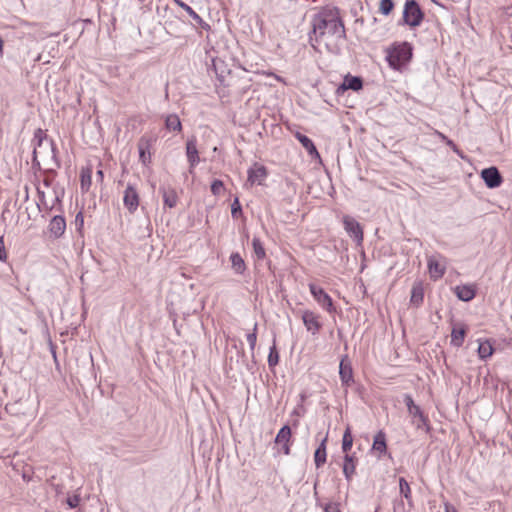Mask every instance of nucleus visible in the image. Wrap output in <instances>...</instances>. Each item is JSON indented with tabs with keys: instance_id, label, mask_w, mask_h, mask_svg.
<instances>
[{
	"instance_id": "nucleus-1",
	"label": "nucleus",
	"mask_w": 512,
	"mask_h": 512,
	"mask_svg": "<svg viewBox=\"0 0 512 512\" xmlns=\"http://www.w3.org/2000/svg\"><path fill=\"white\" fill-rule=\"evenodd\" d=\"M312 31L309 33V42L317 50L323 44L326 50L334 55L341 52L346 40L344 23L336 7L323 9L312 18Z\"/></svg>"
},
{
	"instance_id": "nucleus-2",
	"label": "nucleus",
	"mask_w": 512,
	"mask_h": 512,
	"mask_svg": "<svg viewBox=\"0 0 512 512\" xmlns=\"http://www.w3.org/2000/svg\"><path fill=\"white\" fill-rule=\"evenodd\" d=\"M413 55V48L408 42L394 43L386 49V60L389 66L400 71L407 65Z\"/></svg>"
},
{
	"instance_id": "nucleus-3",
	"label": "nucleus",
	"mask_w": 512,
	"mask_h": 512,
	"mask_svg": "<svg viewBox=\"0 0 512 512\" xmlns=\"http://www.w3.org/2000/svg\"><path fill=\"white\" fill-rule=\"evenodd\" d=\"M402 19L404 24L413 28L421 25L424 12L416 0H406Z\"/></svg>"
},
{
	"instance_id": "nucleus-4",
	"label": "nucleus",
	"mask_w": 512,
	"mask_h": 512,
	"mask_svg": "<svg viewBox=\"0 0 512 512\" xmlns=\"http://www.w3.org/2000/svg\"><path fill=\"white\" fill-rule=\"evenodd\" d=\"M404 403L407 406L409 414L413 418L418 419V422L416 424L417 429L425 428L426 431L428 432L430 430L429 420L427 416L424 415L420 407L414 403V400L410 394L404 395Z\"/></svg>"
},
{
	"instance_id": "nucleus-5",
	"label": "nucleus",
	"mask_w": 512,
	"mask_h": 512,
	"mask_svg": "<svg viewBox=\"0 0 512 512\" xmlns=\"http://www.w3.org/2000/svg\"><path fill=\"white\" fill-rule=\"evenodd\" d=\"M310 293L312 294L315 301L328 313L335 312V306L333 304L332 298L324 291L323 288L317 286L314 283H310L309 285Z\"/></svg>"
},
{
	"instance_id": "nucleus-6",
	"label": "nucleus",
	"mask_w": 512,
	"mask_h": 512,
	"mask_svg": "<svg viewBox=\"0 0 512 512\" xmlns=\"http://www.w3.org/2000/svg\"><path fill=\"white\" fill-rule=\"evenodd\" d=\"M301 319L308 332L312 335H316L322 329V323L320 321V315L316 314L311 310L301 311Z\"/></svg>"
},
{
	"instance_id": "nucleus-7",
	"label": "nucleus",
	"mask_w": 512,
	"mask_h": 512,
	"mask_svg": "<svg viewBox=\"0 0 512 512\" xmlns=\"http://www.w3.org/2000/svg\"><path fill=\"white\" fill-rule=\"evenodd\" d=\"M481 178L490 189L499 187L503 182V177L497 167H488L481 171Z\"/></svg>"
},
{
	"instance_id": "nucleus-8",
	"label": "nucleus",
	"mask_w": 512,
	"mask_h": 512,
	"mask_svg": "<svg viewBox=\"0 0 512 512\" xmlns=\"http://www.w3.org/2000/svg\"><path fill=\"white\" fill-rule=\"evenodd\" d=\"M186 156L189 163V173L194 172V168L199 164L200 157L197 149V139L191 136L186 142Z\"/></svg>"
},
{
	"instance_id": "nucleus-9",
	"label": "nucleus",
	"mask_w": 512,
	"mask_h": 512,
	"mask_svg": "<svg viewBox=\"0 0 512 512\" xmlns=\"http://www.w3.org/2000/svg\"><path fill=\"white\" fill-rule=\"evenodd\" d=\"M343 224L350 237L354 238L358 243L363 241V229L358 221L351 216L345 215L343 217Z\"/></svg>"
},
{
	"instance_id": "nucleus-10",
	"label": "nucleus",
	"mask_w": 512,
	"mask_h": 512,
	"mask_svg": "<svg viewBox=\"0 0 512 512\" xmlns=\"http://www.w3.org/2000/svg\"><path fill=\"white\" fill-rule=\"evenodd\" d=\"M123 203L130 213H134L139 206L138 192L131 184H128L124 191Z\"/></svg>"
},
{
	"instance_id": "nucleus-11",
	"label": "nucleus",
	"mask_w": 512,
	"mask_h": 512,
	"mask_svg": "<svg viewBox=\"0 0 512 512\" xmlns=\"http://www.w3.org/2000/svg\"><path fill=\"white\" fill-rule=\"evenodd\" d=\"M152 143L153 139L147 136H142L138 141L137 147L139 151V159L144 165H147L151 162L150 148Z\"/></svg>"
},
{
	"instance_id": "nucleus-12",
	"label": "nucleus",
	"mask_w": 512,
	"mask_h": 512,
	"mask_svg": "<svg viewBox=\"0 0 512 512\" xmlns=\"http://www.w3.org/2000/svg\"><path fill=\"white\" fill-rule=\"evenodd\" d=\"M339 375L343 386L350 387L354 383L352 366L345 359L340 362Z\"/></svg>"
},
{
	"instance_id": "nucleus-13",
	"label": "nucleus",
	"mask_w": 512,
	"mask_h": 512,
	"mask_svg": "<svg viewBox=\"0 0 512 512\" xmlns=\"http://www.w3.org/2000/svg\"><path fill=\"white\" fill-rule=\"evenodd\" d=\"M266 176L267 170L263 165L255 164L248 170V182H250L252 185L255 183L261 185Z\"/></svg>"
},
{
	"instance_id": "nucleus-14",
	"label": "nucleus",
	"mask_w": 512,
	"mask_h": 512,
	"mask_svg": "<svg viewBox=\"0 0 512 512\" xmlns=\"http://www.w3.org/2000/svg\"><path fill=\"white\" fill-rule=\"evenodd\" d=\"M454 292L456 296L464 302L471 301L476 295L475 285L465 284L455 287Z\"/></svg>"
},
{
	"instance_id": "nucleus-15",
	"label": "nucleus",
	"mask_w": 512,
	"mask_h": 512,
	"mask_svg": "<svg viewBox=\"0 0 512 512\" xmlns=\"http://www.w3.org/2000/svg\"><path fill=\"white\" fill-rule=\"evenodd\" d=\"M49 231L54 237L59 238L62 236L66 229L65 218L61 215L54 216L49 223Z\"/></svg>"
},
{
	"instance_id": "nucleus-16",
	"label": "nucleus",
	"mask_w": 512,
	"mask_h": 512,
	"mask_svg": "<svg viewBox=\"0 0 512 512\" xmlns=\"http://www.w3.org/2000/svg\"><path fill=\"white\" fill-rule=\"evenodd\" d=\"M372 450L378 453V458H381L387 453L386 434L379 430L373 439Z\"/></svg>"
},
{
	"instance_id": "nucleus-17",
	"label": "nucleus",
	"mask_w": 512,
	"mask_h": 512,
	"mask_svg": "<svg viewBox=\"0 0 512 512\" xmlns=\"http://www.w3.org/2000/svg\"><path fill=\"white\" fill-rule=\"evenodd\" d=\"M427 265L431 279L438 280L445 274V266L441 265L435 257H429Z\"/></svg>"
},
{
	"instance_id": "nucleus-18",
	"label": "nucleus",
	"mask_w": 512,
	"mask_h": 512,
	"mask_svg": "<svg viewBox=\"0 0 512 512\" xmlns=\"http://www.w3.org/2000/svg\"><path fill=\"white\" fill-rule=\"evenodd\" d=\"M363 87V80L361 77L358 76H346L343 80V83L339 86L337 89V92L340 90L346 91L348 89H351L353 91H358L362 89Z\"/></svg>"
},
{
	"instance_id": "nucleus-19",
	"label": "nucleus",
	"mask_w": 512,
	"mask_h": 512,
	"mask_svg": "<svg viewBox=\"0 0 512 512\" xmlns=\"http://www.w3.org/2000/svg\"><path fill=\"white\" fill-rule=\"evenodd\" d=\"M424 300V287L422 281H415L411 289L410 303L419 307Z\"/></svg>"
},
{
	"instance_id": "nucleus-20",
	"label": "nucleus",
	"mask_w": 512,
	"mask_h": 512,
	"mask_svg": "<svg viewBox=\"0 0 512 512\" xmlns=\"http://www.w3.org/2000/svg\"><path fill=\"white\" fill-rule=\"evenodd\" d=\"M175 4H177L180 8L185 10L189 16L204 30H209L210 25L206 23L189 5L184 3L182 0H175Z\"/></svg>"
},
{
	"instance_id": "nucleus-21",
	"label": "nucleus",
	"mask_w": 512,
	"mask_h": 512,
	"mask_svg": "<svg viewBox=\"0 0 512 512\" xmlns=\"http://www.w3.org/2000/svg\"><path fill=\"white\" fill-rule=\"evenodd\" d=\"M164 205L169 208H174L177 205L178 195L173 188L161 187Z\"/></svg>"
},
{
	"instance_id": "nucleus-22",
	"label": "nucleus",
	"mask_w": 512,
	"mask_h": 512,
	"mask_svg": "<svg viewBox=\"0 0 512 512\" xmlns=\"http://www.w3.org/2000/svg\"><path fill=\"white\" fill-rule=\"evenodd\" d=\"M327 438L328 436L326 435L320 445L317 447V449L315 450V453H314V462H315V466L317 468H320L322 465L325 464L326 462V458H327V453H326V443H327Z\"/></svg>"
},
{
	"instance_id": "nucleus-23",
	"label": "nucleus",
	"mask_w": 512,
	"mask_h": 512,
	"mask_svg": "<svg viewBox=\"0 0 512 512\" xmlns=\"http://www.w3.org/2000/svg\"><path fill=\"white\" fill-rule=\"evenodd\" d=\"M356 459L353 455L345 454L343 463V474L347 481H351L356 469Z\"/></svg>"
},
{
	"instance_id": "nucleus-24",
	"label": "nucleus",
	"mask_w": 512,
	"mask_h": 512,
	"mask_svg": "<svg viewBox=\"0 0 512 512\" xmlns=\"http://www.w3.org/2000/svg\"><path fill=\"white\" fill-rule=\"evenodd\" d=\"M466 328L464 325L454 327L451 332V344L455 347H460L465 339Z\"/></svg>"
},
{
	"instance_id": "nucleus-25",
	"label": "nucleus",
	"mask_w": 512,
	"mask_h": 512,
	"mask_svg": "<svg viewBox=\"0 0 512 512\" xmlns=\"http://www.w3.org/2000/svg\"><path fill=\"white\" fill-rule=\"evenodd\" d=\"M46 133L38 128L37 130H35L34 132V137H33V142H34V151H33V164L34 165H37L39 166V162L37 161V147H40L44 141V139H46Z\"/></svg>"
},
{
	"instance_id": "nucleus-26",
	"label": "nucleus",
	"mask_w": 512,
	"mask_h": 512,
	"mask_svg": "<svg viewBox=\"0 0 512 512\" xmlns=\"http://www.w3.org/2000/svg\"><path fill=\"white\" fill-rule=\"evenodd\" d=\"M165 127L167 130L172 132H181L182 124L176 114H169L165 118Z\"/></svg>"
},
{
	"instance_id": "nucleus-27",
	"label": "nucleus",
	"mask_w": 512,
	"mask_h": 512,
	"mask_svg": "<svg viewBox=\"0 0 512 512\" xmlns=\"http://www.w3.org/2000/svg\"><path fill=\"white\" fill-rule=\"evenodd\" d=\"M92 184V169L87 167L81 170L80 187L82 192H87Z\"/></svg>"
},
{
	"instance_id": "nucleus-28",
	"label": "nucleus",
	"mask_w": 512,
	"mask_h": 512,
	"mask_svg": "<svg viewBox=\"0 0 512 512\" xmlns=\"http://www.w3.org/2000/svg\"><path fill=\"white\" fill-rule=\"evenodd\" d=\"M232 269L236 274H243L246 270V265L239 253H232L230 256Z\"/></svg>"
},
{
	"instance_id": "nucleus-29",
	"label": "nucleus",
	"mask_w": 512,
	"mask_h": 512,
	"mask_svg": "<svg viewBox=\"0 0 512 512\" xmlns=\"http://www.w3.org/2000/svg\"><path fill=\"white\" fill-rule=\"evenodd\" d=\"M296 138L298 139V141L302 144V146L307 150V152L310 154V155H319L313 141L307 137L306 135H303L301 133H297L296 134Z\"/></svg>"
},
{
	"instance_id": "nucleus-30",
	"label": "nucleus",
	"mask_w": 512,
	"mask_h": 512,
	"mask_svg": "<svg viewBox=\"0 0 512 512\" xmlns=\"http://www.w3.org/2000/svg\"><path fill=\"white\" fill-rule=\"evenodd\" d=\"M493 351H494V348H493L492 344L490 343V341L485 340V341L479 342L477 352H478L480 359L485 360V359L489 358L493 354Z\"/></svg>"
},
{
	"instance_id": "nucleus-31",
	"label": "nucleus",
	"mask_w": 512,
	"mask_h": 512,
	"mask_svg": "<svg viewBox=\"0 0 512 512\" xmlns=\"http://www.w3.org/2000/svg\"><path fill=\"white\" fill-rule=\"evenodd\" d=\"M291 439V428L284 425L276 435L275 442L277 444L289 443Z\"/></svg>"
},
{
	"instance_id": "nucleus-32",
	"label": "nucleus",
	"mask_w": 512,
	"mask_h": 512,
	"mask_svg": "<svg viewBox=\"0 0 512 512\" xmlns=\"http://www.w3.org/2000/svg\"><path fill=\"white\" fill-rule=\"evenodd\" d=\"M353 445V437L350 431V428H347L343 434L342 438V450L345 452V454L348 453V451L351 450Z\"/></svg>"
},
{
	"instance_id": "nucleus-33",
	"label": "nucleus",
	"mask_w": 512,
	"mask_h": 512,
	"mask_svg": "<svg viewBox=\"0 0 512 512\" xmlns=\"http://www.w3.org/2000/svg\"><path fill=\"white\" fill-rule=\"evenodd\" d=\"M399 488L401 495H403L406 500L411 501V489L409 483L403 477L399 478Z\"/></svg>"
},
{
	"instance_id": "nucleus-34",
	"label": "nucleus",
	"mask_w": 512,
	"mask_h": 512,
	"mask_svg": "<svg viewBox=\"0 0 512 512\" xmlns=\"http://www.w3.org/2000/svg\"><path fill=\"white\" fill-rule=\"evenodd\" d=\"M252 246H253V250H254V253L257 256V258L263 259L266 255V253H265V249H264L260 239L256 238V237L253 238Z\"/></svg>"
},
{
	"instance_id": "nucleus-35",
	"label": "nucleus",
	"mask_w": 512,
	"mask_h": 512,
	"mask_svg": "<svg viewBox=\"0 0 512 512\" xmlns=\"http://www.w3.org/2000/svg\"><path fill=\"white\" fill-rule=\"evenodd\" d=\"M279 363V353L277 351L275 342L270 348V352L268 355V365L269 367H275Z\"/></svg>"
},
{
	"instance_id": "nucleus-36",
	"label": "nucleus",
	"mask_w": 512,
	"mask_h": 512,
	"mask_svg": "<svg viewBox=\"0 0 512 512\" xmlns=\"http://www.w3.org/2000/svg\"><path fill=\"white\" fill-rule=\"evenodd\" d=\"M394 8L392 0H380L379 12L385 16L389 15Z\"/></svg>"
},
{
	"instance_id": "nucleus-37",
	"label": "nucleus",
	"mask_w": 512,
	"mask_h": 512,
	"mask_svg": "<svg viewBox=\"0 0 512 512\" xmlns=\"http://www.w3.org/2000/svg\"><path fill=\"white\" fill-rule=\"evenodd\" d=\"M257 327H258V324L255 323L254 327H253V331L251 333H248L246 336L247 342L249 344V347H250V350L252 353L255 349L256 342H257Z\"/></svg>"
},
{
	"instance_id": "nucleus-38",
	"label": "nucleus",
	"mask_w": 512,
	"mask_h": 512,
	"mask_svg": "<svg viewBox=\"0 0 512 512\" xmlns=\"http://www.w3.org/2000/svg\"><path fill=\"white\" fill-rule=\"evenodd\" d=\"M224 190V184L221 180H214L211 184V192L213 195H220Z\"/></svg>"
},
{
	"instance_id": "nucleus-39",
	"label": "nucleus",
	"mask_w": 512,
	"mask_h": 512,
	"mask_svg": "<svg viewBox=\"0 0 512 512\" xmlns=\"http://www.w3.org/2000/svg\"><path fill=\"white\" fill-rule=\"evenodd\" d=\"M242 208L238 198H235L231 204V214L233 218H237L238 214H241Z\"/></svg>"
},
{
	"instance_id": "nucleus-40",
	"label": "nucleus",
	"mask_w": 512,
	"mask_h": 512,
	"mask_svg": "<svg viewBox=\"0 0 512 512\" xmlns=\"http://www.w3.org/2000/svg\"><path fill=\"white\" fill-rule=\"evenodd\" d=\"M50 145H51L52 159L54 160L56 167L59 168L60 162L57 159V148H56L53 140L50 141Z\"/></svg>"
},
{
	"instance_id": "nucleus-41",
	"label": "nucleus",
	"mask_w": 512,
	"mask_h": 512,
	"mask_svg": "<svg viewBox=\"0 0 512 512\" xmlns=\"http://www.w3.org/2000/svg\"><path fill=\"white\" fill-rule=\"evenodd\" d=\"M7 260V252L4 245L3 237H0V261L5 262Z\"/></svg>"
},
{
	"instance_id": "nucleus-42",
	"label": "nucleus",
	"mask_w": 512,
	"mask_h": 512,
	"mask_svg": "<svg viewBox=\"0 0 512 512\" xmlns=\"http://www.w3.org/2000/svg\"><path fill=\"white\" fill-rule=\"evenodd\" d=\"M80 498L77 495H74L73 497H69L67 499V504L70 508H75L79 505Z\"/></svg>"
},
{
	"instance_id": "nucleus-43",
	"label": "nucleus",
	"mask_w": 512,
	"mask_h": 512,
	"mask_svg": "<svg viewBox=\"0 0 512 512\" xmlns=\"http://www.w3.org/2000/svg\"><path fill=\"white\" fill-rule=\"evenodd\" d=\"M325 512H340L335 504L329 503L325 506Z\"/></svg>"
},
{
	"instance_id": "nucleus-44",
	"label": "nucleus",
	"mask_w": 512,
	"mask_h": 512,
	"mask_svg": "<svg viewBox=\"0 0 512 512\" xmlns=\"http://www.w3.org/2000/svg\"><path fill=\"white\" fill-rule=\"evenodd\" d=\"M83 222H84V217H83V214L82 212H79L76 217H75V223L77 225H79L80 227L83 226Z\"/></svg>"
},
{
	"instance_id": "nucleus-45",
	"label": "nucleus",
	"mask_w": 512,
	"mask_h": 512,
	"mask_svg": "<svg viewBox=\"0 0 512 512\" xmlns=\"http://www.w3.org/2000/svg\"><path fill=\"white\" fill-rule=\"evenodd\" d=\"M445 143H446L449 147H451V148L453 149V151H455V152L459 153V150H458V148H457L456 144H455L452 140L448 139Z\"/></svg>"
},
{
	"instance_id": "nucleus-46",
	"label": "nucleus",
	"mask_w": 512,
	"mask_h": 512,
	"mask_svg": "<svg viewBox=\"0 0 512 512\" xmlns=\"http://www.w3.org/2000/svg\"><path fill=\"white\" fill-rule=\"evenodd\" d=\"M445 512H457L454 506L449 503L445 504Z\"/></svg>"
},
{
	"instance_id": "nucleus-47",
	"label": "nucleus",
	"mask_w": 512,
	"mask_h": 512,
	"mask_svg": "<svg viewBox=\"0 0 512 512\" xmlns=\"http://www.w3.org/2000/svg\"><path fill=\"white\" fill-rule=\"evenodd\" d=\"M283 452L285 455H289L290 454V445L289 443H283Z\"/></svg>"
},
{
	"instance_id": "nucleus-48",
	"label": "nucleus",
	"mask_w": 512,
	"mask_h": 512,
	"mask_svg": "<svg viewBox=\"0 0 512 512\" xmlns=\"http://www.w3.org/2000/svg\"><path fill=\"white\" fill-rule=\"evenodd\" d=\"M96 178H97V181H100V182H102V181H103L104 174H103V171H102V170H98V171H97V173H96Z\"/></svg>"
},
{
	"instance_id": "nucleus-49",
	"label": "nucleus",
	"mask_w": 512,
	"mask_h": 512,
	"mask_svg": "<svg viewBox=\"0 0 512 512\" xmlns=\"http://www.w3.org/2000/svg\"><path fill=\"white\" fill-rule=\"evenodd\" d=\"M436 133L442 141L446 142L448 140V138L443 133L438 131Z\"/></svg>"
},
{
	"instance_id": "nucleus-50",
	"label": "nucleus",
	"mask_w": 512,
	"mask_h": 512,
	"mask_svg": "<svg viewBox=\"0 0 512 512\" xmlns=\"http://www.w3.org/2000/svg\"><path fill=\"white\" fill-rule=\"evenodd\" d=\"M24 198H25V200H28V198H29V194H28V187H27V186H25V195H24Z\"/></svg>"
},
{
	"instance_id": "nucleus-51",
	"label": "nucleus",
	"mask_w": 512,
	"mask_h": 512,
	"mask_svg": "<svg viewBox=\"0 0 512 512\" xmlns=\"http://www.w3.org/2000/svg\"><path fill=\"white\" fill-rule=\"evenodd\" d=\"M38 194H39V196H40V198H41V201H42V200L44 199V192H43V191H40V190L38 189Z\"/></svg>"
},
{
	"instance_id": "nucleus-52",
	"label": "nucleus",
	"mask_w": 512,
	"mask_h": 512,
	"mask_svg": "<svg viewBox=\"0 0 512 512\" xmlns=\"http://www.w3.org/2000/svg\"><path fill=\"white\" fill-rule=\"evenodd\" d=\"M44 184L48 187L50 186V181L46 178L44 179Z\"/></svg>"
},
{
	"instance_id": "nucleus-53",
	"label": "nucleus",
	"mask_w": 512,
	"mask_h": 512,
	"mask_svg": "<svg viewBox=\"0 0 512 512\" xmlns=\"http://www.w3.org/2000/svg\"><path fill=\"white\" fill-rule=\"evenodd\" d=\"M2 47H3V41H2V39L0 38V51H2Z\"/></svg>"
}]
</instances>
